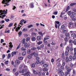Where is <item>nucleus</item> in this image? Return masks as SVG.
Segmentation results:
<instances>
[{"mask_svg":"<svg viewBox=\"0 0 76 76\" xmlns=\"http://www.w3.org/2000/svg\"><path fill=\"white\" fill-rule=\"evenodd\" d=\"M6 11L5 10H4L3 11L2 10H0V18H2V19H3V18H4L5 16H6L5 14L3 15V14H6L7 13V10H6Z\"/></svg>","mask_w":76,"mask_h":76,"instance_id":"f257e3e1","label":"nucleus"},{"mask_svg":"<svg viewBox=\"0 0 76 76\" xmlns=\"http://www.w3.org/2000/svg\"><path fill=\"white\" fill-rule=\"evenodd\" d=\"M11 1V0H3L2 3L4 4H6L7 6H9V4L8 3H9L10 1Z\"/></svg>","mask_w":76,"mask_h":76,"instance_id":"f03ea898","label":"nucleus"},{"mask_svg":"<svg viewBox=\"0 0 76 76\" xmlns=\"http://www.w3.org/2000/svg\"><path fill=\"white\" fill-rule=\"evenodd\" d=\"M58 73L59 75L61 76H63L64 75V72H63V70L61 69L58 70Z\"/></svg>","mask_w":76,"mask_h":76,"instance_id":"7ed1b4c3","label":"nucleus"},{"mask_svg":"<svg viewBox=\"0 0 76 76\" xmlns=\"http://www.w3.org/2000/svg\"><path fill=\"white\" fill-rule=\"evenodd\" d=\"M69 28L70 29H72V28H74L75 27L74 26V25H73V24L72 23H69V25L68 26Z\"/></svg>","mask_w":76,"mask_h":76,"instance_id":"20e7f679","label":"nucleus"},{"mask_svg":"<svg viewBox=\"0 0 76 76\" xmlns=\"http://www.w3.org/2000/svg\"><path fill=\"white\" fill-rule=\"evenodd\" d=\"M59 23H60V22L59 21H56V23L55 24V26L56 28V29L57 28V26L58 28H59V27H60V24H59Z\"/></svg>","mask_w":76,"mask_h":76,"instance_id":"39448f33","label":"nucleus"},{"mask_svg":"<svg viewBox=\"0 0 76 76\" xmlns=\"http://www.w3.org/2000/svg\"><path fill=\"white\" fill-rule=\"evenodd\" d=\"M22 62V61H20L19 60H16L15 61V63L16 64L19 65L20 64V63Z\"/></svg>","mask_w":76,"mask_h":76,"instance_id":"423d86ee","label":"nucleus"},{"mask_svg":"<svg viewBox=\"0 0 76 76\" xmlns=\"http://www.w3.org/2000/svg\"><path fill=\"white\" fill-rule=\"evenodd\" d=\"M24 22V20L23 19L21 20L20 22V25H21L20 26V25H19V26H20V27H21L22 26V24H23V22Z\"/></svg>","mask_w":76,"mask_h":76,"instance_id":"0eeeda50","label":"nucleus"},{"mask_svg":"<svg viewBox=\"0 0 76 76\" xmlns=\"http://www.w3.org/2000/svg\"><path fill=\"white\" fill-rule=\"evenodd\" d=\"M17 54V53L16 51H13L11 53L12 57L14 56V55H16Z\"/></svg>","mask_w":76,"mask_h":76,"instance_id":"6e6552de","label":"nucleus"},{"mask_svg":"<svg viewBox=\"0 0 76 76\" xmlns=\"http://www.w3.org/2000/svg\"><path fill=\"white\" fill-rule=\"evenodd\" d=\"M66 50L69 53L70 52V47L69 46H67L66 48Z\"/></svg>","mask_w":76,"mask_h":76,"instance_id":"1a4fd4ad","label":"nucleus"},{"mask_svg":"<svg viewBox=\"0 0 76 76\" xmlns=\"http://www.w3.org/2000/svg\"><path fill=\"white\" fill-rule=\"evenodd\" d=\"M26 71H27V69H23V70H22V71H20L19 72L20 73H21L22 72L23 73L24 72H26Z\"/></svg>","mask_w":76,"mask_h":76,"instance_id":"9d476101","label":"nucleus"},{"mask_svg":"<svg viewBox=\"0 0 76 76\" xmlns=\"http://www.w3.org/2000/svg\"><path fill=\"white\" fill-rule=\"evenodd\" d=\"M37 41H40V40H41V37L40 36H39L37 37Z\"/></svg>","mask_w":76,"mask_h":76,"instance_id":"9b49d317","label":"nucleus"},{"mask_svg":"<svg viewBox=\"0 0 76 76\" xmlns=\"http://www.w3.org/2000/svg\"><path fill=\"white\" fill-rule=\"evenodd\" d=\"M65 61L66 63H68L69 61V58H68V57L66 56L65 57Z\"/></svg>","mask_w":76,"mask_h":76,"instance_id":"f8f14e48","label":"nucleus"},{"mask_svg":"<svg viewBox=\"0 0 76 76\" xmlns=\"http://www.w3.org/2000/svg\"><path fill=\"white\" fill-rule=\"evenodd\" d=\"M66 29V26L64 25H62L61 27V29Z\"/></svg>","mask_w":76,"mask_h":76,"instance_id":"ddd939ff","label":"nucleus"},{"mask_svg":"<svg viewBox=\"0 0 76 76\" xmlns=\"http://www.w3.org/2000/svg\"><path fill=\"white\" fill-rule=\"evenodd\" d=\"M72 60V56H70L69 58V61H71Z\"/></svg>","mask_w":76,"mask_h":76,"instance_id":"4468645a","label":"nucleus"},{"mask_svg":"<svg viewBox=\"0 0 76 76\" xmlns=\"http://www.w3.org/2000/svg\"><path fill=\"white\" fill-rule=\"evenodd\" d=\"M31 39L32 41H35L36 40V38L35 37H32L31 38Z\"/></svg>","mask_w":76,"mask_h":76,"instance_id":"2eb2a0df","label":"nucleus"},{"mask_svg":"<svg viewBox=\"0 0 76 76\" xmlns=\"http://www.w3.org/2000/svg\"><path fill=\"white\" fill-rule=\"evenodd\" d=\"M30 7L31 8H33L34 7V4L32 3H31L30 4Z\"/></svg>","mask_w":76,"mask_h":76,"instance_id":"dca6fc26","label":"nucleus"},{"mask_svg":"<svg viewBox=\"0 0 76 76\" xmlns=\"http://www.w3.org/2000/svg\"><path fill=\"white\" fill-rule=\"evenodd\" d=\"M24 44L25 48H27L28 47V45L27 43H25Z\"/></svg>","mask_w":76,"mask_h":76,"instance_id":"f3484780","label":"nucleus"},{"mask_svg":"<svg viewBox=\"0 0 76 76\" xmlns=\"http://www.w3.org/2000/svg\"><path fill=\"white\" fill-rule=\"evenodd\" d=\"M67 69H68L67 70V72H68L69 73V72H70V71H71V70H72V69H70V67H68L67 68Z\"/></svg>","mask_w":76,"mask_h":76,"instance_id":"a211bd4d","label":"nucleus"},{"mask_svg":"<svg viewBox=\"0 0 76 76\" xmlns=\"http://www.w3.org/2000/svg\"><path fill=\"white\" fill-rule=\"evenodd\" d=\"M44 64H45V62L43 61H41L39 62V64H41V65Z\"/></svg>","mask_w":76,"mask_h":76,"instance_id":"6ab92c4d","label":"nucleus"},{"mask_svg":"<svg viewBox=\"0 0 76 76\" xmlns=\"http://www.w3.org/2000/svg\"><path fill=\"white\" fill-rule=\"evenodd\" d=\"M9 44L10 45L9 47L10 48H13V45H12V42H10L9 43Z\"/></svg>","mask_w":76,"mask_h":76,"instance_id":"aec40b11","label":"nucleus"},{"mask_svg":"<svg viewBox=\"0 0 76 76\" xmlns=\"http://www.w3.org/2000/svg\"><path fill=\"white\" fill-rule=\"evenodd\" d=\"M33 73H34V74H35V75H37V74H38V72L37 71H35L34 69L33 70Z\"/></svg>","mask_w":76,"mask_h":76,"instance_id":"412c9836","label":"nucleus"},{"mask_svg":"<svg viewBox=\"0 0 76 76\" xmlns=\"http://www.w3.org/2000/svg\"><path fill=\"white\" fill-rule=\"evenodd\" d=\"M48 39H49V38L45 37L43 39V41H45L46 40H48Z\"/></svg>","mask_w":76,"mask_h":76,"instance_id":"4be33fe9","label":"nucleus"},{"mask_svg":"<svg viewBox=\"0 0 76 76\" xmlns=\"http://www.w3.org/2000/svg\"><path fill=\"white\" fill-rule=\"evenodd\" d=\"M22 31H20L18 33V34H19V37H20L22 35Z\"/></svg>","mask_w":76,"mask_h":76,"instance_id":"5701e85b","label":"nucleus"},{"mask_svg":"<svg viewBox=\"0 0 76 76\" xmlns=\"http://www.w3.org/2000/svg\"><path fill=\"white\" fill-rule=\"evenodd\" d=\"M30 39V37H27L26 39V42H28V41H29Z\"/></svg>","mask_w":76,"mask_h":76,"instance_id":"b1692460","label":"nucleus"},{"mask_svg":"<svg viewBox=\"0 0 76 76\" xmlns=\"http://www.w3.org/2000/svg\"><path fill=\"white\" fill-rule=\"evenodd\" d=\"M48 70V69L47 68H44L43 69V71H44V72H47Z\"/></svg>","mask_w":76,"mask_h":76,"instance_id":"393cba45","label":"nucleus"},{"mask_svg":"<svg viewBox=\"0 0 76 76\" xmlns=\"http://www.w3.org/2000/svg\"><path fill=\"white\" fill-rule=\"evenodd\" d=\"M20 27H18L17 28H16V31H17V32H18V30H19L20 29Z\"/></svg>","mask_w":76,"mask_h":76,"instance_id":"a878e982","label":"nucleus"},{"mask_svg":"<svg viewBox=\"0 0 76 76\" xmlns=\"http://www.w3.org/2000/svg\"><path fill=\"white\" fill-rule=\"evenodd\" d=\"M22 31H23V32H26V31H28V29H26L25 28H23V30H22Z\"/></svg>","mask_w":76,"mask_h":76,"instance_id":"bb28decb","label":"nucleus"},{"mask_svg":"<svg viewBox=\"0 0 76 76\" xmlns=\"http://www.w3.org/2000/svg\"><path fill=\"white\" fill-rule=\"evenodd\" d=\"M43 67H44L45 68H46L48 67V65L46 64H45L43 65Z\"/></svg>","mask_w":76,"mask_h":76,"instance_id":"cd10ccee","label":"nucleus"},{"mask_svg":"<svg viewBox=\"0 0 76 76\" xmlns=\"http://www.w3.org/2000/svg\"><path fill=\"white\" fill-rule=\"evenodd\" d=\"M21 50L22 51H26V48H24V47H22L21 48Z\"/></svg>","mask_w":76,"mask_h":76,"instance_id":"c85d7f7f","label":"nucleus"},{"mask_svg":"<svg viewBox=\"0 0 76 76\" xmlns=\"http://www.w3.org/2000/svg\"><path fill=\"white\" fill-rule=\"evenodd\" d=\"M26 54V51H24V52H23L22 53V55L23 56H25Z\"/></svg>","mask_w":76,"mask_h":76,"instance_id":"c756f323","label":"nucleus"},{"mask_svg":"<svg viewBox=\"0 0 76 76\" xmlns=\"http://www.w3.org/2000/svg\"><path fill=\"white\" fill-rule=\"evenodd\" d=\"M18 59L19 60H23V57H20L18 58Z\"/></svg>","mask_w":76,"mask_h":76,"instance_id":"7c9ffc66","label":"nucleus"},{"mask_svg":"<svg viewBox=\"0 0 76 76\" xmlns=\"http://www.w3.org/2000/svg\"><path fill=\"white\" fill-rule=\"evenodd\" d=\"M39 35H40V36H41V37H43V35L42 34V32H39Z\"/></svg>","mask_w":76,"mask_h":76,"instance_id":"2f4dec72","label":"nucleus"},{"mask_svg":"<svg viewBox=\"0 0 76 76\" xmlns=\"http://www.w3.org/2000/svg\"><path fill=\"white\" fill-rule=\"evenodd\" d=\"M63 32L64 34H66L67 32V31L66 30H63Z\"/></svg>","mask_w":76,"mask_h":76,"instance_id":"473e14b6","label":"nucleus"},{"mask_svg":"<svg viewBox=\"0 0 76 76\" xmlns=\"http://www.w3.org/2000/svg\"><path fill=\"white\" fill-rule=\"evenodd\" d=\"M31 52V50L28 49L27 50V53L28 54H30Z\"/></svg>","mask_w":76,"mask_h":76,"instance_id":"72a5a7b5","label":"nucleus"},{"mask_svg":"<svg viewBox=\"0 0 76 76\" xmlns=\"http://www.w3.org/2000/svg\"><path fill=\"white\" fill-rule=\"evenodd\" d=\"M61 57L62 58H64V60H65V56H64V53H63L62 54Z\"/></svg>","mask_w":76,"mask_h":76,"instance_id":"f704fd0d","label":"nucleus"},{"mask_svg":"<svg viewBox=\"0 0 76 76\" xmlns=\"http://www.w3.org/2000/svg\"><path fill=\"white\" fill-rule=\"evenodd\" d=\"M42 41H40L39 42H38V43H37V44H38V45H40L41 44H42Z\"/></svg>","mask_w":76,"mask_h":76,"instance_id":"c9c22d12","label":"nucleus"},{"mask_svg":"<svg viewBox=\"0 0 76 76\" xmlns=\"http://www.w3.org/2000/svg\"><path fill=\"white\" fill-rule=\"evenodd\" d=\"M36 49H37V48L35 47L32 48H31V50H32V51L35 50H36Z\"/></svg>","mask_w":76,"mask_h":76,"instance_id":"e433bc0d","label":"nucleus"},{"mask_svg":"<svg viewBox=\"0 0 76 76\" xmlns=\"http://www.w3.org/2000/svg\"><path fill=\"white\" fill-rule=\"evenodd\" d=\"M12 25H13L12 23H10L8 25V27H11V26H12Z\"/></svg>","mask_w":76,"mask_h":76,"instance_id":"4c0bfd02","label":"nucleus"},{"mask_svg":"<svg viewBox=\"0 0 76 76\" xmlns=\"http://www.w3.org/2000/svg\"><path fill=\"white\" fill-rule=\"evenodd\" d=\"M65 56H68V55L69 54V53L67 52V51H66L65 52Z\"/></svg>","mask_w":76,"mask_h":76,"instance_id":"58836bf2","label":"nucleus"},{"mask_svg":"<svg viewBox=\"0 0 76 76\" xmlns=\"http://www.w3.org/2000/svg\"><path fill=\"white\" fill-rule=\"evenodd\" d=\"M28 28H31L33 27V25H29L28 26Z\"/></svg>","mask_w":76,"mask_h":76,"instance_id":"ea45409f","label":"nucleus"},{"mask_svg":"<svg viewBox=\"0 0 76 76\" xmlns=\"http://www.w3.org/2000/svg\"><path fill=\"white\" fill-rule=\"evenodd\" d=\"M71 11H70L68 12V14L69 16H70V15H71Z\"/></svg>","mask_w":76,"mask_h":76,"instance_id":"a19ab883","label":"nucleus"},{"mask_svg":"<svg viewBox=\"0 0 76 76\" xmlns=\"http://www.w3.org/2000/svg\"><path fill=\"white\" fill-rule=\"evenodd\" d=\"M20 44L17 47V48H16V50H18V49H19V48H20Z\"/></svg>","mask_w":76,"mask_h":76,"instance_id":"79ce46f5","label":"nucleus"},{"mask_svg":"<svg viewBox=\"0 0 76 76\" xmlns=\"http://www.w3.org/2000/svg\"><path fill=\"white\" fill-rule=\"evenodd\" d=\"M4 27V25H0V29H1L2 28H3Z\"/></svg>","mask_w":76,"mask_h":76,"instance_id":"37998d69","label":"nucleus"},{"mask_svg":"<svg viewBox=\"0 0 76 76\" xmlns=\"http://www.w3.org/2000/svg\"><path fill=\"white\" fill-rule=\"evenodd\" d=\"M69 9H70V7L68 6L66 9V12H67V11H68V10H69Z\"/></svg>","mask_w":76,"mask_h":76,"instance_id":"c03bdc74","label":"nucleus"},{"mask_svg":"<svg viewBox=\"0 0 76 76\" xmlns=\"http://www.w3.org/2000/svg\"><path fill=\"white\" fill-rule=\"evenodd\" d=\"M73 75H74V74H76V71L75 70V69H73Z\"/></svg>","mask_w":76,"mask_h":76,"instance_id":"a18cd8bd","label":"nucleus"},{"mask_svg":"<svg viewBox=\"0 0 76 76\" xmlns=\"http://www.w3.org/2000/svg\"><path fill=\"white\" fill-rule=\"evenodd\" d=\"M72 58L73 60H75L76 59V56H73Z\"/></svg>","mask_w":76,"mask_h":76,"instance_id":"49530a36","label":"nucleus"},{"mask_svg":"<svg viewBox=\"0 0 76 76\" xmlns=\"http://www.w3.org/2000/svg\"><path fill=\"white\" fill-rule=\"evenodd\" d=\"M31 67H35V65L34 64H32Z\"/></svg>","mask_w":76,"mask_h":76,"instance_id":"de8ad7c7","label":"nucleus"},{"mask_svg":"<svg viewBox=\"0 0 76 76\" xmlns=\"http://www.w3.org/2000/svg\"><path fill=\"white\" fill-rule=\"evenodd\" d=\"M23 44H25V39H23Z\"/></svg>","mask_w":76,"mask_h":76,"instance_id":"09e8293b","label":"nucleus"},{"mask_svg":"<svg viewBox=\"0 0 76 76\" xmlns=\"http://www.w3.org/2000/svg\"><path fill=\"white\" fill-rule=\"evenodd\" d=\"M64 40L66 41V42H67V41H68V38H67V37H66L64 39Z\"/></svg>","mask_w":76,"mask_h":76,"instance_id":"8fccbe9b","label":"nucleus"},{"mask_svg":"<svg viewBox=\"0 0 76 76\" xmlns=\"http://www.w3.org/2000/svg\"><path fill=\"white\" fill-rule=\"evenodd\" d=\"M75 4H76V3H72L70 4V5L71 6H73L74 5H75Z\"/></svg>","mask_w":76,"mask_h":76,"instance_id":"3c124183","label":"nucleus"},{"mask_svg":"<svg viewBox=\"0 0 76 76\" xmlns=\"http://www.w3.org/2000/svg\"><path fill=\"white\" fill-rule=\"evenodd\" d=\"M28 58H32V56L31 55H28Z\"/></svg>","mask_w":76,"mask_h":76,"instance_id":"603ef678","label":"nucleus"},{"mask_svg":"<svg viewBox=\"0 0 76 76\" xmlns=\"http://www.w3.org/2000/svg\"><path fill=\"white\" fill-rule=\"evenodd\" d=\"M58 13V12H53V14L54 15H57V14Z\"/></svg>","mask_w":76,"mask_h":76,"instance_id":"864d4df0","label":"nucleus"},{"mask_svg":"<svg viewBox=\"0 0 76 76\" xmlns=\"http://www.w3.org/2000/svg\"><path fill=\"white\" fill-rule=\"evenodd\" d=\"M51 44L52 45H56V43L53 42H52Z\"/></svg>","mask_w":76,"mask_h":76,"instance_id":"5fc2aeb1","label":"nucleus"},{"mask_svg":"<svg viewBox=\"0 0 76 76\" xmlns=\"http://www.w3.org/2000/svg\"><path fill=\"white\" fill-rule=\"evenodd\" d=\"M69 72H65V76H67V75H68V74H69Z\"/></svg>","mask_w":76,"mask_h":76,"instance_id":"6e6d98bb","label":"nucleus"},{"mask_svg":"<svg viewBox=\"0 0 76 76\" xmlns=\"http://www.w3.org/2000/svg\"><path fill=\"white\" fill-rule=\"evenodd\" d=\"M15 18V17H14V16H13V15H11V17L10 18V19H13V18Z\"/></svg>","mask_w":76,"mask_h":76,"instance_id":"4d7b16f0","label":"nucleus"},{"mask_svg":"<svg viewBox=\"0 0 76 76\" xmlns=\"http://www.w3.org/2000/svg\"><path fill=\"white\" fill-rule=\"evenodd\" d=\"M66 63H65V62H62V66H65V64Z\"/></svg>","mask_w":76,"mask_h":76,"instance_id":"13d9d810","label":"nucleus"},{"mask_svg":"<svg viewBox=\"0 0 76 76\" xmlns=\"http://www.w3.org/2000/svg\"><path fill=\"white\" fill-rule=\"evenodd\" d=\"M15 76H18L19 75V72H16L15 73Z\"/></svg>","mask_w":76,"mask_h":76,"instance_id":"bf43d9fd","label":"nucleus"},{"mask_svg":"<svg viewBox=\"0 0 76 76\" xmlns=\"http://www.w3.org/2000/svg\"><path fill=\"white\" fill-rule=\"evenodd\" d=\"M5 21H6V22H9V21L10 20H9V19L5 18Z\"/></svg>","mask_w":76,"mask_h":76,"instance_id":"052dcab7","label":"nucleus"},{"mask_svg":"<svg viewBox=\"0 0 76 76\" xmlns=\"http://www.w3.org/2000/svg\"><path fill=\"white\" fill-rule=\"evenodd\" d=\"M61 70H64V67L63 66H61Z\"/></svg>","mask_w":76,"mask_h":76,"instance_id":"680f3d73","label":"nucleus"},{"mask_svg":"<svg viewBox=\"0 0 76 76\" xmlns=\"http://www.w3.org/2000/svg\"><path fill=\"white\" fill-rule=\"evenodd\" d=\"M35 52H34L33 53L31 54V55L32 56H34V54H35Z\"/></svg>","mask_w":76,"mask_h":76,"instance_id":"e2e57ef3","label":"nucleus"},{"mask_svg":"<svg viewBox=\"0 0 76 76\" xmlns=\"http://www.w3.org/2000/svg\"><path fill=\"white\" fill-rule=\"evenodd\" d=\"M66 37H69L70 36V34L69 33L66 34Z\"/></svg>","mask_w":76,"mask_h":76,"instance_id":"0e129e2a","label":"nucleus"},{"mask_svg":"<svg viewBox=\"0 0 76 76\" xmlns=\"http://www.w3.org/2000/svg\"><path fill=\"white\" fill-rule=\"evenodd\" d=\"M54 59L52 58L51 59V62H52V63H54Z\"/></svg>","mask_w":76,"mask_h":76,"instance_id":"69168bd1","label":"nucleus"},{"mask_svg":"<svg viewBox=\"0 0 76 76\" xmlns=\"http://www.w3.org/2000/svg\"><path fill=\"white\" fill-rule=\"evenodd\" d=\"M75 34H75V33H73L72 34H71V36L72 37H74V36H75Z\"/></svg>","mask_w":76,"mask_h":76,"instance_id":"338daca9","label":"nucleus"},{"mask_svg":"<svg viewBox=\"0 0 76 76\" xmlns=\"http://www.w3.org/2000/svg\"><path fill=\"white\" fill-rule=\"evenodd\" d=\"M41 48H43L44 47V45L43 44L41 45L40 46Z\"/></svg>","mask_w":76,"mask_h":76,"instance_id":"774afa93","label":"nucleus"}]
</instances>
